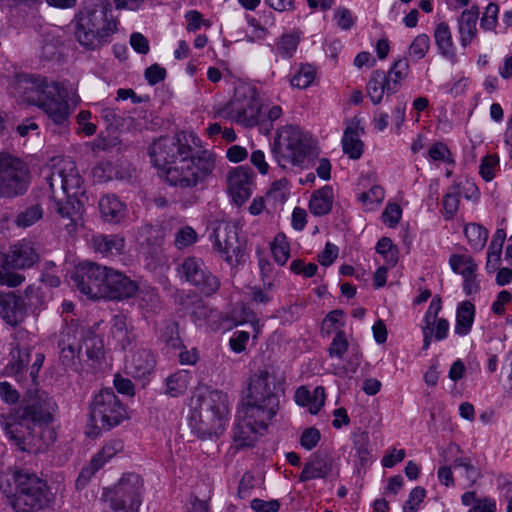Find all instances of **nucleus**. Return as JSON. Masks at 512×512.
<instances>
[{"instance_id": "obj_37", "label": "nucleus", "mask_w": 512, "mask_h": 512, "mask_svg": "<svg viewBox=\"0 0 512 512\" xmlns=\"http://www.w3.org/2000/svg\"><path fill=\"white\" fill-rule=\"evenodd\" d=\"M191 378V373L188 370L181 369L176 371L165 379L164 393L170 397H178L184 394Z\"/></svg>"}, {"instance_id": "obj_64", "label": "nucleus", "mask_w": 512, "mask_h": 512, "mask_svg": "<svg viewBox=\"0 0 512 512\" xmlns=\"http://www.w3.org/2000/svg\"><path fill=\"white\" fill-rule=\"evenodd\" d=\"M250 334L246 331H235L229 340L230 348L235 353H242L246 349Z\"/></svg>"}, {"instance_id": "obj_31", "label": "nucleus", "mask_w": 512, "mask_h": 512, "mask_svg": "<svg viewBox=\"0 0 512 512\" xmlns=\"http://www.w3.org/2000/svg\"><path fill=\"white\" fill-rule=\"evenodd\" d=\"M433 37L440 55L454 62L456 60V48L449 25L446 22L438 23L434 28Z\"/></svg>"}, {"instance_id": "obj_61", "label": "nucleus", "mask_w": 512, "mask_h": 512, "mask_svg": "<svg viewBox=\"0 0 512 512\" xmlns=\"http://www.w3.org/2000/svg\"><path fill=\"white\" fill-rule=\"evenodd\" d=\"M259 276L261 283L278 282V275L273 272V265L264 257H259Z\"/></svg>"}, {"instance_id": "obj_11", "label": "nucleus", "mask_w": 512, "mask_h": 512, "mask_svg": "<svg viewBox=\"0 0 512 512\" xmlns=\"http://www.w3.org/2000/svg\"><path fill=\"white\" fill-rule=\"evenodd\" d=\"M143 480L136 473H126L113 487L103 489L102 498L113 512H139Z\"/></svg>"}, {"instance_id": "obj_40", "label": "nucleus", "mask_w": 512, "mask_h": 512, "mask_svg": "<svg viewBox=\"0 0 512 512\" xmlns=\"http://www.w3.org/2000/svg\"><path fill=\"white\" fill-rule=\"evenodd\" d=\"M464 234L472 250L481 251L488 239V230L480 224L469 223L464 228Z\"/></svg>"}, {"instance_id": "obj_57", "label": "nucleus", "mask_w": 512, "mask_h": 512, "mask_svg": "<svg viewBox=\"0 0 512 512\" xmlns=\"http://www.w3.org/2000/svg\"><path fill=\"white\" fill-rule=\"evenodd\" d=\"M426 491L422 487H415L410 492L408 499L403 505V512H417L419 505L423 502Z\"/></svg>"}, {"instance_id": "obj_5", "label": "nucleus", "mask_w": 512, "mask_h": 512, "mask_svg": "<svg viewBox=\"0 0 512 512\" xmlns=\"http://www.w3.org/2000/svg\"><path fill=\"white\" fill-rule=\"evenodd\" d=\"M55 401L45 392L24 398L5 421V435L20 450L25 451L35 427L41 428L52 420Z\"/></svg>"}, {"instance_id": "obj_29", "label": "nucleus", "mask_w": 512, "mask_h": 512, "mask_svg": "<svg viewBox=\"0 0 512 512\" xmlns=\"http://www.w3.org/2000/svg\"><path fill=\"white\" fill-rule=\"evenodd\" d=\"M364 129L359 121H352L344 130L342 136L343 152L353 160L359 159L363 154L364 144L360 139Z\"/></svg>"}, {"instance_id": "obj_26", "label": "nucleus", "mask_w": 512, "mask_h": 512, "mask_svg": "<svg viewBox=\"0 0 512 512\" xmlns=\"http://www.w3.org/2000/svg\"><path fill=\"white\" fill-rule=\"evenodd\" d=\"M99 212L104 222L121 223L127 215V206L115 194L103 195L98 203Z\"/></svg>"}, {"instance_id": "obj_2", "label": "nucleus", "mask_w": 512, "mask_h": 512, "mask_svg": "<svg viewBox=\"0 0 512 512\" xmlns=\"http://www.w3.org/2000/svg\"><path fill=\"white\" fill-rule=\"evenodd\" d=\"M276 378L266 370L250 378L248 395L237 410L232 434L237 448L251 447L267 430L280 408Z\"/></svg>"}, {"instance_id": "obj_51", "label": "nucleus", "mask_w": 512, "mask_h": 512, "mask_svg": "<svg viewBox=\"0 0 512 512\" xmlns=\"http://www.w3.org/2000/svg\"><path fill=\"white\" fill-rule=\"evenodd\" d=\"M349 350V343L346 338V334L342 330H338L335 334L329 349L328 353L331 358L342 359L344 354Z\"/></svg>"}, {"instance_id": "obj_27", "label": "nucleus", "mask_w": 512, "mask_h": 512, "mask_svg": "<svg viewBox=\"0 0 512 512\" xmlns=\"http://www.w3.org/2000/svg\"><path fill=\"white\" fill-rule=\"evenodd\" d=\"M326 400V393L323 386H317L310 391L305 385L298 387L294 394L295 403L304 408H308V411L312 415L319 413L321 408L324 406Z\"/></svg>"}, {"instance_id": "obj_38", "label": "nucleus", "mask_w": 512, "mask_h": 512, "mask_svg": "<svg viewBox=\"0 0 512 512\" xmlns=\"http://www.w3.org/2000/svg\"><path fill=\"white\" fill-rule=\"evenodd\" d=\"M410 71L409 62L406 58H400L392 64L388 72H385V77L387 78L386 85L392 93H396L402 81L408 76Z\"/></svg>"}, {"instance_id": "obj_43", "label": "nucleus", "mask_w": 512, "mask_h": 512, "mask_svg": "<svg viewBox=\"0 0 512 512\" xmlns=\"http://www.w3.org/2000/svg\"><path fill=\"white\" fill-rule=\"evenodd\" d=\"M271 252L277 264L283 266L290 257V244L285 234L278 233L271 243Z\"/></svg>"}, {"instance_id": "obj_44", "label": "nucleus", "mask_w": 512, "mask_h": 512, "mask_svg": "<svg viewBox=\"0 0 512 512\" xmlns=\"http://www.w3.org/2000/svg\"><path fill=\"white\" fill-rule=\"evenodd\" d=\"M460 198L461 192L457 185L451 186L443 196L442 205L446 220H450L455 216L459 208Z\"/></svg>"}, {"instance_id": "obj_6", "label": "nucleus", "mask_w": 512, "mask_h": 512, "mask_svg": "<svg viewBox=\"0 0 512 512\" xmlns=\"http://www.w3.org/2000/svg\"><path fill=\"white\" fill-rule=\"evenodd\" d=\"M189 417L192 432L200 439L219 438L226 431L229 422L227 394L212 390L197 397Z\"/></svg>"}, {"instance_id": "obj_22", "label": "nucleus", "mask_w": 512, "mask_h": 512, "mask_svg": "<svg viewBox=\"0 0 512 512\" xmlns=\"http://www.w3.org/2000/svg\"><path fill=\"white\" fill-rule=\"evenodd\" d=\"M334 459L328 453H314L305 463L300 475V482H307L315 479H324L334 470Z\"/></svg>"}, {"instance_id": "obj_33", "label": "nucleus", "mask_w": 512, "mask_h": 512, "mask_svg": "<svg viewBox=\"0 0 512 512\" xmlns=\"http://www.w3.org/2000/svg\"><path fill=\"white\" fill-rule=\"evenodd\" d=\"M475 318V306L470 301L461 302L456 310L454 333L460 337L467 336L471 330Z\"/></svg>"}, {"instance_id": "obj_3", "label": "nucleus", "mask_w": 512, "mask_h": 512, "mask_svg": "<svg viewBox=\"0 0 512 512\" xmlns=\"http://www.w3.org/2000/svg\"><path fill=\"white\" fill-rule=\"evenodd\" d=\"M29 104L38 107L55 125H65L71 115L66 91L59 82L34 74L17 75L11 91Z\"/></svg>"}, {"instance_id": "obj_50", "label": "nucleus", "mask_w": 512, "mask_h": 512, "mask_svg": "<svg viewBox=\"0 0 512 512\" xmlns=\"http://www.w3.org/2000/svg\"><path fill=\"white\" fill-rule=\"evenodd\" d=\"M93 178L100 183L108 182L118 177L116 167L110 161H101L92 170Z\"/></svg>"}, {"instance_id": "obj_42", "label": "nucleus", "mask_w": 512, "mask_h": 512, "mask_svg": "<svg viewBox=\"0 0 512 512\" xmlns=\"http://www.w3.org/2000/svg\"><path fill=\"white\" fill-rule=\"evenodd\" d=\"M449 264L454 273L469 276L477 271L478 266L471 256L466 254H453L450 256Z\"/></svg>"}, {"instance_id": "obj_9", "label": "nucleus", "mask_w": 512, "mask_h": 512, "mask_svg": "<svg viewBox=\"0 0 512 512\" xmlns=\"http://www.w3.org/2000/svg\"><path fill=\"white\" fill-rule=\"evenodd\" d=\"M77 42L87 50H96L109 42L117 29V21L108 17V10L85 8L72 21Z\"/></svg>"}, {"instance_id": "obj_34", "label": "nucleus", "mask_w": 512, "mask_h": 512, "mask_svg": "<svg viewBox=\"0 0 512 512\" xmlns=\"http://www.w3.org/2000/svg\"><path fill=\"white\" fill-rule=\"evenodd\" d=\"M333 205V189L331 186H324L314 191L310 197L309 210L315 216L328 214Z\"/></svg>"}, {"instance_id": "obj_56", "label": "nucleus", "mask_w": 512, "mask_h": 512, "mask_svg": "<svg viewBox=\"0 0 512 512\" xmlns=\"http://www.w3.org/2000/svg\"><path fill=\"white\" fill-rule=\"evenodd\" d=\"M197 241V233L190 226L181 228L175 235V246L178 249L186 248Z\"/></svg>"}, {"instance_id": "obj_23", "label": "nucleus", "mask_w": 512, "mask_h": 512, "mask_svg": "<svg viewBox=\"0 0 512 512\" xmlns=\"http://www.w3.org/2000/svg\"><path fill=\"white\" fill-rule=\"evenodd\" d=\"M39 259L33 244L23 239L11 246L4 263L12 269L23 270L32 267Z\"/></svg>"}, {"instance_id": "obj_45", "label": "nucleus", "mask_w": 512, "mask_h": 512, "mask_svg": "<svg viewBox=\"0 0 512 512\" xmlns=\"http://www.w3.org/2000/svg\"><path fill=\"white\" fill-rule=\"evenodd\" d=\"M282 114L283 110L279 105L267 106L263 111L260 108L259 122L257 126H259L263 133L268 134L273 128V123L278 120Z\"/></svg>"}, {"instance_id": "obj_4", "label": "nucleus", "mask_w": 512, "mask_h": 512, "mask_svg": "<svg viewBox=\"0 0 512 512\" xmlns=\"http://www.w3.org/2000/svg\"><path fill=\"white\" fill-rule=\"evenodd\" d=\"M45 179L49 187V197L53 202L52 208L67 221L64 223L67 233H74L78 226V216L69 199L84 192L83 179L75 162L70 157L55 158Z\"/></svg>"}, {"instance_id": "obj_46", "label": "nucleus", "mask_w": 512, "mask_h": 512, "mask_svg": "<svg viewBox=\"0 0 512 512\" xmlns=\"http://www.w3.org/2000/svg\"><path fill=\"white\" fill-rule=\"evenodd\" d=\"M430 49V38L427 34L417 35L408 48V56L413 61L423 59Z\"/></svg>"}, {"instance_id": "obj_28", "label": "nucleus", "mask_w": 512, "mask_h": 512, "mask_svg": "<svg viewBox=\"0 0 512 512\" xmlns=\"http://www.w3.org/2000/svg\"><path fill=\"white\" fill-rule=\"evenodd\" d=\"M26 304L15 292L2 293V319L12 326L21 323L25 317Z\"/></svg>"}, {"instance_id": "obj_47", "label": "nucleus", "mask_w": 512, "mask_h": 512, "mask_svg": "<svg viewBox=\"0 0 512 512\" xmlns=\"http://www.w3.org/2000/svg\"><path fill=\"white\" fill-rule=\"evenodd\" d=\"M353 447L361 465L367 464L370 458L369 436L366 432L358 431L352 434Z\"/></svg>"}, {"instance_id": "obj_30", "label": "nucleus", "mask_w": 512, "mask_h": 512, "mask_svg": "<svg viewBox=\"0 0 512 512\" xmlns=\"http://www.w3.org/2000/svg\"><path fill=\"white\" fill-rule=\"evenodd\" d=\"M92 247L95 252L104 257H116L124 253L126 242L118 234H98L92 237Z\"/></svg>"}, {"instance_id": "obj_14", "label": "nucleus", "mask_w": 512, "mask_h": 512, "mask_svg": "<svg viewBox=\"0 0 512 512\" xmlns=\"http://www.w3.org/2000/svg\"><path fill=\"white\" fill-rule=\"evenodd\" d=\"M179 277L205 295L215 294L220 288L219 278L212 274L201 258L190 256L178 266Z\"/></svg>"}, {"instance_id": "obj_19", "label": "nucleus", "mask_w": 512, "mask_h": 512, "mask_svg": "<svg viewBox=\"0 0 512 512\" xmlns=\"http://www.w3.org/2000/svg\"><path fill=\"white\" fill-rule=\"evenodd\" d=\"M254 174L247 167H237L227 176L228 192L237 206H242L252 194Z\"/></svg>"}, {"instance_id": "obj_7", "label": "nucleus", "mask_w": 512, "mask_h": 512, "mask_svg": "<svg viewBox=\"0 0 512 512\" xmlns=\"http://www.w3.org/2000/svg\"><path fill=\"white\" fill-rule=\"evenodd\" d=\"M58 346L60 359L65 366H73L80 359L82 350L91 366H99L105 356L103 340L78 322H71L62 329Z\"/></svg>"}, {"instance_id": "obj_8", "label": "nucleus", "mask_w": 512, "mask_h": 512, "mask_svg": "<svg viewBox=\"0 0 512 512\" xmlns=\"http://www.w3.org/2000/svg\"><path fill=\"white\" fill-rule=\"evenodd\" d=\"M271 152L273 159L283 169L307 168L314 156L312 138L297 126H283L277 131Z\"/></svg>"}, {"instance_id": "obj_41", "label": "nucleus", "mask_w": 512, "mask_h": 512, "mask_svg": "<svg viewBox=\"0 0 512 512\" xmlns=\"http://www.w3.org/2000/svg\"><path fill=\"white\" fill-rule=\"evenodd\" d=\"M316 77V69L311 64H300L291 75L289 82L292 87L305 89L309 87Z\"/></svg>"}, {"instance_id": "obj_58", "label": "nucleus", "mask_w": 512, "mask_h": 512, "mask_svg": "<svg viewBox=\"0 0 512 512\" xmlns=\"http://www.w3.org/2000/svg\"><path fill=\"white\" fill-rule=\"evenodd\" d=\"M402 217V209L396 203H390L382 213L383 222L390 228H394Z\"/></svg>"}, {"instance_id": "obj_39", "label": "nucleus", "mask_w": 512, "mask_h": 512, "mask_svg": "<svg viewBox=\"0 0 512 512\" xmlns=\"http://www.w3.org/2000/svg\"><path fill=\"white\" fill-rule=\"evenodd\" d=\"M278 288V282L261 283L249 288L251 302L254 305L266 306L274 299V294Z\"/></svg>"}, {"instance_id": "obj_17", "label": "nucleus", "mask_w": 512, "mask_h": 512, "mask_svg": "<svg viewBox=\"0 0 512 512\" xmlns=\"http://www.w3.org/2000/svg\"><path fill=\"white\" fill-rule=\"evenodd\" d=\"M107 268L88 261L79 263L72 276L74 286L89 299H101Z\"/></svg>"}, {"instance_id": "obj_18", "label": "nucleus", "mask_w": 512, "mask_h": 512, "mask_svg": "<svg viewBox=\"0 0 512 512\" xmlns=\"http://www.w3.org/2000/svg\"><path fill=\"white\" fill-rule=\"evenodd\" d=\"M139 283L125 273L108 267L101 299L123 301L137 295Z\"/></svg>"}, {"instance_id": "obj_59", "label": "nucleus", "mask_w": 512, "mask_h": 512, "mask_svg": "<svg viewBox=\"0 0 512 512\" xmlns=\"http://www.w3.org/2000/svg\"><path fill=\"white\" fill-rule=\"evenodd\" d=\"M91 112L88 110H81L77 115L78 132L86 136H91L96 133L97 127L90 122Z\"/></svg>"}, {"instance_id": "obj_55", "label": "nucleus", "mask_w": 512, "mask_h": 512, "mask_svg": "<svg viewBox=\"0 0 512 512\" xmlns=\"http://www.w3.org/2000/svg\"><path fill=\"white\" fill-rule=\"evenodd\" d=\"M184 18L186 20V30L188 32H196L204 26L206 29L211 27L209 20L203 19L202 14L197 10H189L185 13Z\"/></svg>"}, {"instance_id": "obj_63", "label": "nucleus", "mask_w": 512, "mask_h": 512, "mask_svg": "<svg viewBox=\"0 0 512 512\" xmlns=\"http://www.w3.org/2000/svg\"><path fill=\"white\" fill-rule=\"evenodd\" d=\"M9 268V266L2 262V285H7L8 287L21 285L25 281V276L22 273L10 271Z\"/></svg>"}, {"instance_id": "obj_13", "label": "nucleus", "mask_w": 512, "mask_h": 512, "mask_svg": "<svg viewBox=\"0 0 512 512\" xmlns=\"http://www.w3.org/2000/svg\"><path fill=\"white\" fill-rule=\"evenodd\" d=\"M90 418L95 424L100 423V428L110 430L128 418V411L111 388H104L93 396Z\"/></svg>"}, {"instance_id": "obj_10", "label": "nucleus", "mask_w": 512, "mask_h": 512, "mask_svg": "<svg viewBox=\"0 0 512 512\" xmlns=\"http://www.w3.org/2000/svg\"><path fill=\"white\" fill-rule=\"evenodd\" d=\"M260 99L256 89L247 84L235 87L233 97L215 109V118L225 119L244 127L257 126Z\"/></svg>"}, {"instance_id": "obj_15", "label": "nucleus", "mask_w": 512, "mask_h": 512, "mask_svg": "<svg viewBox=\"0 0 512 512\" xmlns=\"http://www.w3.org/2000/svg\"><path fill=\"white\" fill-rule=\"evenodd\" d=\"M212 246L232 268L245 262V244L239 240L235 225L225 224L218 227L212 237Z\"/></svg>"}, {"instance_id": "obj_24", "label": "nucleus", "mask_w": 512, "mask_h": 512, "mask_svg": "<svg viewBox=\"0 0 512 512\" xmlns=\"http://www.w3.org/2000/svg\"><path fill=\"white\" fill-rule=\"evenodd\" d=\"M123 447L122 441L118 439H113L105 443L101 450L91 459L89 465L82 469L76 485L79 486L82 479H88L96 471L101 469L110 459L122 451Z\"/></svg>"}, {"instance_id": "obj_53", "label": "nucleus", "mask_w": 512, "mask_h": 512, "mask_svg": "<svg viewBox=\"0 0 512 512\" xmlns=\"http://www.w3.org/2000/svg\"><path fill=\"white\" fill-rule=\"evenodd\" d=\"M160 339L173 349L181 347V339L179 336L178 325L175 322H170L160 332Z\"/></svg>"}, {"instance_id": "obj_20", "label": "nucleus", "mask_w": 512, "mask_h": 512, "mask_svg": "<svg viewBox=\"0 0 512 512\" xmlns=\"http://www.w3.org/2000/svg\"><path fill=\"white\" fill-rule=\"evenodd\" d=\"M109 343L115 350L125 351L136 341L132 321L123 313L115 314L109 321Z\"/></svg>"}, {"instance_id": "obj_12", "label": "nucleus", "mask_w": 512, "mask_h": 512, "mask_svg": "<svg viewBox=\"0 0 512 512\" xmlns=\"http://www.w3.org/2000/svg\"><path fill=\"white\" fill-rule=\"evenodd\" d=\"M16 492L11 501L15 512H36L50 502L46 483L35 474L17 473Z\"/></svg>"}, {"instance_id": "obj_52", "label": "nucleus", "mask_w": 512, "mask_h": 512, "mask_svg": "<svg viewBox=\"0 0 512 512\" xmlns=\"http://www.w3.org/2000/svg\"><path fill=\"white\" fill-rule=\"evenodd\" d=\"M499 169V157L497 155H486L482 158L479 166V174L486 182L491 181L495 177L496 171Z\"/></svg>"}, {"instance_id": "obj_35", "label": "nucleus", "mask_w": 512, "mask_h": 512, "mask_svg": "<svg viewBox=\"0 0 512 512\" xmlns=\"http://www.w3.org/2000/svg\"><path fill=\"white\" fill-rule=\"evenodd\" d=\"M29 359L30 352L28 347L16 345L10 351L8 363L5 367V374L15 376L19 381V377L26 368Z\"/></svg>"}, {"instance_id": "obj_32", "label": "nucleus", "mask_w": 512, "mask_h": 512, "mask_svg": "<svg viewBox=\"0 0 512 512\" xmlns=\"http://www.w3.org/2000/svg\"><path fill=\"white\" fill-rule=\"evenodd\" d=\"M300 41V32L291 31L284 33L277 38L275 46L271 47V51L276 57H280L285 60L291 59L295 55Z\"/></svg>"}, {"instance_id": "obj_25", "label": "nucleus", "mask_w": 512, "mask_h": 512, "mask_svg": "<svg viewBox=\"0 0 512 512\" xmlns=\"http://www.w3.org/2000/svg\"><path fill=\"white\" fill-rule=\"evenodd\" d=\"M479 19V8L476 5L462 11L457 19V30L462 48H467L478 35L477 22Z\"/></svg>"}, {"instance_id": "obj_60", "label": "nucleus", "mask_w": 512, "mask_h": 512, "mask_svg": "<svg viewBox=\"0 0 512 512\" xmlns=\"http://www.w3.org/2000/svg\"><path fill=\"white\" fill-rule=\"evenodd\" d=\"M385 197V192L381 186L374 185L367 192H364L360 195L359 199L365 205H378L380 204Z\"/></svg>"}, {"instance_id": "obj_48", "label": "nucleus", "mask_w": 512, "mask_h": 512, "mask_svg": "<svg viewBox=\"0 0 512 512\" xmlns=\"http://www.w3.org/2000/svg\"><path fill=\"white\" fill-rule=\"evenodd\" d=\"M43 217V209L39 204L32 205L21 211L15 220L18 227L27 228L35 224Z\"/></svg>"}, {"instance_id": "obj_1", "label": "nucleus", "mask_w": 512, "mask_h": 512, "mask_svg": "<svg viewBox=\"0 0 512 512\" xmlns=\"http://www.w3.org/2000/svg\"><path fill=\"white\" fill-rule=\"evenodd\" d=\"M149 156L160 176L181 189L203 184L216 167V155L209 150L194 152L185 132L155 140L149 147Z\"/></svg>"}, {"instance_id": "obj_36", "label": "nucleus", "mask_w": 512, "mask_h": 512, "mask_svg": "<svg viewBox=\"0 0 512 512\" xmlns=\"http://www.w3.org/2000/svg\"><path fill=\"white\" fill-rule=\"evenodd\" d=\"M387 78L385 72L382 70H375L372 72L370 79L366 86L367 95L374 105H379L384 97V94H393L392 90L386 85Z\"/></svg>"}, {"instance_id": "obj_21", "label": "nucleus", "mask_w": 512, "mask_h": 512, "mask_svg": "<svg viewBox=\"0 0 512 512\" xmlns=\"http://www.w3.org/2000/svg\"><path fill=\"white\" fill-rule=\"evenodd\" d=\"M154 354L144 348L133 350L125 359V372L135 379H145L155 369Z\"/></svg>"}, {"instance_id": "obj_49", "label": "nucleus", "mask_w": 512, "mask_h": 512, "mask_svg": "<svg viewBox=\"0 0 512 512\" xmlns=\"http://www.w3.org/2000/svg\"><path fill=\"white\" fill-rule=\"evenodd\" d=\"M376 252L384 257L389 266H394L398 261V250L388 237H383L377 242Z\"/></svg>"}, {"instance_id": "obj_62", "label": "nucleus", "mask_w": 512, "mask_h": 512, "mask_svg": "<svg viewBox=\"0 0 512 512\" xmlns=\"http://www.w3.org/2000/svg\"><path fill=\"white\" fill-rule=\"evenodd\" d=\"M320 439H321L320 431L317 428L310 427L303 431L301 438H300V444L304 449L309 451L317 446Z\"/></svg>"}, {"instance_id": "obj_16", "label": "nucleus", "mask_w": 512, "mask_h": 512, "mask_svg": "<svg viewBox=\"0 0 512 512\" xmlns=\"http://www.w3.org/2000/svg\"><path fill=\"white\" fill-rule=\"evenodd\" d=\"M30 183V171L22 160L2 153V197L23 195Z\"/></svg>"}, {"instance_id": "obj_54", "label": "nucleus", "mask_w": 512, "mask_h": 512, "mask_svg": "<svg viewBox=\"0 0 512 512\" xmlns=\"http://www.w3.org/2000/svg\"><path fill=\"white\" fill-rule=\"evenodd\" d=\"M499 6L490 2L480 19V27L485 31H493L498 23Z\"/></svg>"}]
</instances>
